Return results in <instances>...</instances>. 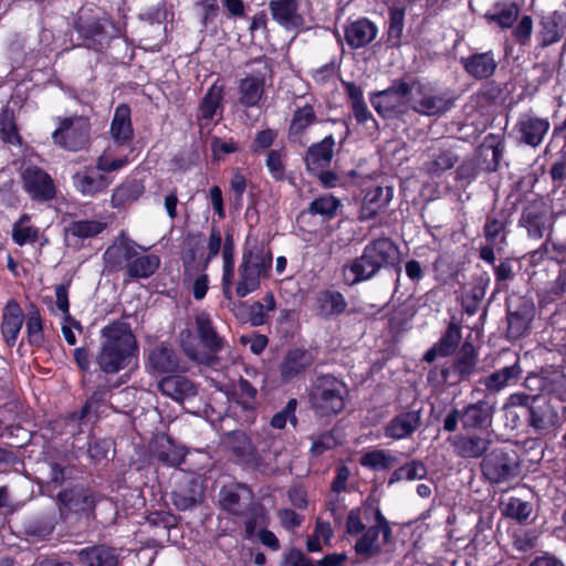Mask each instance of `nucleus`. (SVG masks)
I'll return each mask as SVG.
<instances>
[{"instance_id": "f257e3e1", "label": "nucleus", "mask_w": 566, "mask_h": 566, "mask_svg": "<svg viewBox=\"0 0 566 566\" xmlns=\"http://www.w3.org/2000/svg\"><path fill=\"white\" fill-rule=\"evenodd\" d=\"M221 291L227 301L244 298L261 287L262 280L271 276L273 254L269 247L255 242L245 245L235 271V253L221 251Z\"/></svg>"}, {"instance_id": "f03ea898", "label": "nucleus", "mask_w": 566, "mask_h": 566, "mask_svg": "<svg viewBox=\"0 0 566 566\" xmlns=\"http://www.w3.org/2000/svg\"><path fill=\"white\" fill-rule=\"evenodd\" d=\"M391 524L382 514L380 500L369 494L356 509V556L375 558L395 546Z\"/></svg>"}, {"instance_id": "7ed1b4c3", "label": "nucleus", "mask_w": 566, "mask_h": 566, "mask_svg": "<svg viewBox=\"0 0 566 566\" xmlns=\"http://www.w3.org/2000/svg\"><path fill=\"white\" fill-rule=\"evenodd\" d=\"M101 344L95 364L105 375H115L127 368L138 353V343L130 324L117 318L99 331Z\"/></svg>"}, {"instance_id": "20e7f679", "label": "nucleus", "mask_w": 566, "mask_h": 566, "mask_svg": "<svg viewBox=\"0 0 566 566\" xmlns=\"http://www.w3.org/2000/svg\"><path fill=\"white\" fill-rule=\"evenodd\" d=\"M494 413L495 403L488 399L469 402L461 408L452 406L441 419V429L453 433L461 424L463 431L492 434Z\"/></svg>"}, {"instance_id": "39448f33", "label": "nucleus", "mask_w": 566, "mask_h": 566, "mask_svg": "<svg viewBox=\"0 0 566 566\" xmlns=\"http://www.w3.org/2000/svg\"><path fill=\"white\" fill-rule=\"evenodd\" d=\"M347 386L332 375L317 377L313 384L308 400L315 417L328 419L338 415L345 407Z\"/></svg>"}, {"instance_id": "423d86ee", "label": "nucleus", "mask_w": 566, "mask_h": 566, "mask_svg": "<svg viewBox=\"0 0 566 566\" xmlns=\"http://www.w3.org/2000/svg\"><path fill=\"white\" fill-rule=\"evenodd\" d=\"M557 220L545 198L536 195L523 202L517 226L528 239L539 241L553 235Z\"/></svg>"}, {"instance_id": "0eeeda50", "label": "nucleus", "mask_w": 566, "mask_h": 566, "mask_svg": "<svg viewBox=\"0 0 566 566\" xmlns=\"http://www.w3.org/2000/svg\"><path fill=\"white\" fill-rule=\"evenodd\" d=\"M398 247L389 238L369 242L360 258H356V283L373 277L381 268L395 265Z\"/></svg>"}, {"instance_id": "6e6552de", "label": "nucleus", "mask_w": 566, "mask_h": 566, "mask_svg": "<svg viewBox=\"0 0 566 566\" xmlns=\"http://www.w3.org/2000/svg\"><path fill=\"white\" fill-rule=\"evenodd\" d=\"M195 323L198 338L205 349L200 350L195 346H187L184 348L185 354L198 364L209 367L214 366L219 360L218 354L224 347V339L216 331L208 314L197 315Z\"/></svg>"}, {"instance_id": "1a4fd4ad", "label": "nucleus", "mask_w": 566, "mask_h": 566, "mask_svg": "<svg viewBox=\"0 0 566 566\" xmlns=\"http://www.w3.org/2000/svg\"><path fill=\"white\" fill-rule=\"evenodd\" d=\"M259 64L238 83V104L244 108L259 107L265 96L266 77L272 76V66L265 56L250 60L247 65Z\"/></svg>"}, {"instance_id": "9d476101", "label": "nucleus", "mask_w": 566, "mask_h": 566, "mask_svg": "<svg viewBox=\"0 0 566 566\" xmlns=\"http://www.w3.org/2000/svg\"><path fill=\"white\" fill-rule=\"evenodd\" d=\"M481 471L485 479L493 484L510 481L520 475V455L513 448H495L484 455L481 462Z\"/></svg>"}, {"instance_id": "9b49d317", "label": "nucleus", "mask_w": 566, "mask_h": 566, "mask_svg": "<svg viewBox=\"0 0 566 566\" xmlns=\"http://www.w3.org/2000/svg\"><path fill=\"white\" fill-rule=\"evenodd\" d=\"M56 120L57 127L51 135L55 146L67 151H80L88 146L91 124L87 118L73 115Z\"/></svg>"}, {"instance_id": "f8f14e48", "label": "nucleus", "mask_w": 566, "mask_h": 566, "mask_svg": "<svg viewBox=\"0 0 566 566\" xmlns=\"http://www.w3.org/2000/svg\"><path fill=\"white\" fill-rule=\"evenodd\" d=\"M103 494L84 483L71 484L56 495L61 510L86 518L95 516L96 505L103 500Z\"/></svg>"}, {"instance_id": "ddd939ff", "label": "nucleus", "mask_w": 566, "mask_h": 566, "mask_svg": "<svg viewBox=\"0 0 566 566\" xmlns=\"http://www.w3.org/2000/svg\"><path fill=\"white\" fill-rule=\"evenodd\" d=\"M419 82H407L403 77L394 78L390 85L370 97L376 112L384 118H396L403 113V106Z\"/></svg>"}, {"instance_id": "4468645a", "label": "nucleus", "mask_w": 566, "mask_h": 566, "mask_svg": "<svg viewBox=\"0 0 566 566\" xmlns=\"http://www.w3.org/2000/svg\"><path fill=\"white\" fill-rule=\"evenodd\" d=\"M228 446L237 463L249 471L265 473L270 464L265 460V450H260L251 440L249 434L242 430H234L228 433Z\"/></svg>"}, {"instance_id": "2eb2a0df", "label": "nucleus", "mask_w": 566, "mask_h": 566, "mask_svg": "<svg viewBox=\"0 0 566 566\" xmlns=\"http://www.w3.org/2000/svg\"><path fill=\"white\" fill-rule=\"evenodd\" d=\"M447 441L453 454L463 460L484 458L492 444V434L473 431L453 432Z\"/></svg>"}, {"instance_id": "dca6fc26", "label": "nucleus", "mask_w": 566, "mask_h": 566, "mask_svg": "<svg viewBox=\"0 0 566 566\" xmlns=\"http://www.w3.org/2000/svg\"><path fill=\"white\" fill-rule=\"evenodd\" d=\"M146 368L153 375L175 374L186 370V366L178 354L169 343L161 342L148 350Z\"/></svg>"}, {"instance_id": "f3484780", "label": "nucleus", "mask_w": 566, "mask_h": 566, "mask_svg": "<svg viewBox=\"0 0 566 566\" xmlns=\"http://www.w3.org/2000/svg\"><path fill=\"white\" fill-rule=\"evenodd\" d=\"M520 143L530 147H538L551 129L547 117H539L532 109L521 113L514 126Z\"/></svg>"}, {"instance_id": "a211bd4d", "label": "nucleus", "mask_w": 566, "mask_h": 566, "mask_svg": "<svg viewBox=\"0 0 566 566\" xmlns=\"http://www.w3.org/2000/svg\"><path fill=\"white\" fill-rule=\"evenodd\" d=\"M71 452L77 461L86 459L88 464L97 465L108 460L113 442L106 438H98L93 430L75 442H71Z\"/></svg>"}, {"instance_id": "6ab92c4d", "label": "nucleus", "mask_w": 566, "mask_h": 566, "mask_svg": "<svg viewBox=\"0 0 566 566\" xmlns=\"http://www.w3.org/2000/svg\"><path fill=\"white\" fill-rule=\"evenodd\" d=\"M528 426L537 434L549 433L558 423L559 415L547 395L541 394L525 416Z\"/></svg>"}, {"instance_id": "aec40b11", "label": "nucleus", "mask_w": 566, "mask_h": 566, "mask_svg": "<svg viewBox=\"0 0 566 566\" xmlns=\"http://www.w3.org/2000/svg\"><path fill=\"white\" fill-rule=\"evenodd\" d=\"M522 374V368L516 360L510 366H504L493 373L481 377L476 381L474 390L484 395L483 399H488L491 396H495L506 387L514 385L518 381Z\"/></svg>"}, {"instance_id": "412c9836", "label": "nucleus", "mask_w": 566, "mask_h": 566, "mask_svg": "<svg viewBox=\"0 0 566 566\" xmlns=\"http://www.w3.org/2000/svg\"><path fill=\"white\" fill-rule=\"evenodd\" d=\"M23 188L35 201H50L56 195L51 176L38 166H29L22 172Z\"/></svg>"}, {"instance_id": "4be33fe9", "label": "nucleus", "mask_w": 566, "mask_h": 566, "mask_svg": "<svg viewBox=\"0 0 566 566\" xmlns=\"http://www.w3.org/2000/svg\"><path fill=\"white\" fill-rule=\"evenodd\" d=\"M112 182V177L101 174L92 165L84 166L72 176V184L75 190L82 196L91 198L104 193Z\"/></svg>"}, {"instance_id": "5701e85b", "label": "nucleus", "mask_w": 566, "mask_h": 566, "mask_svg": "<svg viewBox=\"0 0 566 566\" xmlns=\"http://www.w3.org/2000/svg\"><path fill=\"white\" fill-rule=\"evenodd\" d=\"M105 15L92 6H84L73 20V29L84 41H95L105 34Z\"/></svg>"}, {"instance_id": "b1692460", "label": "nucleus", "mask_w": 566, "mask_h": 566, "mask_svg": "<svg viewBox=\"0 0 566 566\" xmlns=\"http://www.w3.org/2000/svg\"><path fill=\"white\" fill-rule=\"evenodd\" d=\"M269 10L273 21L287 31H301L305 19L300 12L298 0H270Z\"/></svg>"}, {"instance_id": "393cba45", "label": "nucleus", "mask_w": 566, "mask_h": 566, "mask_svg": "<svg viewBox=\"0 0 566 566\" xmlns=\"http://www.w3.org/2000/svg\"><path fill=\"white\" fill-rule=\"evenodd\" d=\"M422 424V410L409 409L394 416L384 427V436L392 440L411 437Z\"/></svg>"}, {"instance_id": "a878e982", "label": "nucleus", "mask_w": 566, "mask_h": 566, "mask_svg": "<svg viewBox=\"0 0 566 566\" xmlns=\"http://www.w3.org/2000/svg\"><path fill=\"white\" fill-rule=\"evenodd\" d=\"M24 319L25 315L19 302L15 298L7 301L1 312L0 333L8 347L15 346Z\"/></svg>"}, {"instance_id": "bb28decb", "label": "nucleus", "mask_w": 566, "mask_h": 566, "mask_svg": "<svg viewBox=\"0 0 566 566\" xmlns=\"http://www.w3.org/2000/svg\"><path fill=\"white\" fill-rule=\"evenodd\" d=\"M317 123V115L312 104L297 106L292 114L287 127V140L291 144L305 146L307 143L306 135L312 126Z\"/></svg>"}, {"instance_id": "cd10ccee", "label": "nucleus", "mask_w": 566, "mask_h": 566, "mask_svg": "<svg viewBox=\"0 0 566 566\" xmlns=\"http://www.w3.org/2000/svg\"><path fill=\"white\" fill-rule=\"evenodd\" d=\"M566 33V13L553 11L539 18L536 40L538 46L547 48L559 42Z\"/></svg>"}, {"instance_id": "c85d7f7f", "label": "nucleus", "mask_w": 566, "mask_h": 566, "mask_svg": "<svg viewBox=\"0 0 566 566\" xmlns=\"http://www.w3.org/2000/svg\"><path fill=\"white\" fill-rule=\"evenodd\" d=\"M365 192L359 210V220L374 219L384 212L394 197V188L390 186L375 185L363 189Z\"/></svg>"}, {"instance_id": "c756f323", "label": "nucleus", "mask_w": 566, "mask_h": 566, "mask_svg": "<svg viewBox=\"0 0 566 566\" xmlns=\"http://www.w3.org/2000/svg\"><path fill=\"white\" fill-rule=\"evenodd\" d=\"M460 64L471 78L478 81L490 78L497 69V61L492 50L461 56Z\"/></svg>"}, {"instance_id": "7c9ffc66", "label": "nucleus", "mask_w": 566, "mask_h": 566, "mask_svg": "<svg viewBox=\"0 0 566 566\" xmlns=\"http://www.w3.org/2000/svg\"><path fill=\"white\" fill-rule=\"evenodd\" d=\"M86 418L87 416L81 415V410H76L53 419L49 423L52 437L60 439L65 438L66 442L69 439H72L71 442L83 439V427L86 424Z\"/></svg>"}, {"instance_id": "2f4dec72", "label": "nucleus", "mask_w": 566, "mask_h": 566, "mask_svg": "<svg viewBox=\"0 0 566 566\" xmlns=\"http://www.w3.org/2000/svg\"><path fill=\"white\" fill-rule=\"evenodd\" d=\"M136 249L145 251L146 249L137 244L132 239H123L118 243L111 244L103 254L105 268L109 272L127 270V263L135 256Z\"/></svg>"}, {"instance_id": "473e14b6", "label": "nucleus", "mask_w": 566, "mask_h": 566, "mask_svg": "<svg viewBox=\"0 0 566 566\" xmlns=\"http://www.w3.org/2000/svg\"><path fill=\"white\" fill-rule=\"evenodd\" d=\"M462 339L461 328L455 323H450L436 342L424 354L422 360L432 364L438 357H450L458 353Z\"/></svg>"}, {"instance_id": "72a5a7b5", "label": "nucleus", "mask_w": 566, "mask_h": 566, "mask_svg": "<svg viewBox=\"0 0 566 566\" xmlns=\"http://www.w3.org/2000/svg\"><path fill=\"white\" fill-rule=\"evenodd\" d=\"M106 224L98 220H71L64 228L65 241L69 247L81 248L83 242L101 234Z\"/></svg>"}, {"instance_id": "f704fd0d", "label": "nucleus", "mask_w": 566, "mask_h": 566, "mask_svg": "<svg viewBox=\"0 0 566 566\" xmlns=\"http://www.w3.org/2000/svg\"><path fill=\"white\" fill-rule=\"evenodd\" d=\"M78 562L84 566H118L119 553L107 544H94L76 552Z\"/></svg>"}, {"instance_id": "c9c22d12", "label": "nucleus", "mask_w": 566, "mask_h": 566, "mask_svg": "<svg viewBox=\"0 0 566 566\" xmlns=\"http://www.w3.org/2000/svg\"><path fill=\"white\" fill-rule=\"evenodd\" d=\"M261 301H254L251 304L241 302L239 305L240 313L237 314L241 319L250 323L251 326L258 327L268 323L269 312L276 307V301L273 292L269 291Z\"/></svg>"}, {"instance_id": "e433bc0d", "label": "nucleus", "mask_w": 566, "mask_h": 566, "mask_svg": "<svg viewBox=\"0 0 566 566\" xmlns=\"http://www.w3.org/2000/svg\"><path fill=\"white\" fill-rule=\"evenodd\" d=\"M535 315L534 304L526 300H521L515 310L507 311V336L513 339L524 337L530 328Z\"/></svg>"}, {"instance_id": "4c0bfd02", "label": "nucleus", "mask_w": 566, "mask_h": 566, "mask_svg": "<svg viewBox=\"0 0 566 566\" xmlns=\"http://www.w3.org/2000/svg\"><path fill=\"white\" fill-rule=\"evenodd\" d=\"M334 137L328 135L307 148L304 156V164L310 175L315 171H321V168H328L331 166L334 156Z\"/></svg>"}, {"instance_id": "58836bf2", "label": "nucleus", "mask_w": 566, "mask_h": 566, "mask_svg": "<svg viewBox=\"0 0 566 566\" xmlns=\"http://www.w3.org/2000/svg\"><path fill=\"white\" fill-rule=\"evenodd\" d=\"M132 111L128 104L117 105L111 122L109 134L118 146H126L134 139Z\"/></svg>"}, {"instance_id": "ea45409f", "label": "nucleus", "mask_w": 566, "mask_h": 566, "mask_svg": "<svg viewBox=\"0 0 566 566\" xmlns=\"http://www.w3.org/2000/svg\"><path fill=\"white\" fill-rule=\"evenodd\" d=\"M426 86L418 84L417 94L420 98L412 105V111L424 116H438L444 114L453 106V101L442 94H427Z\"/></svg>"}, {"instance_id": "a19ab883", "label": "nucleus", "mask_w": 566, "mask_h": 566, "mask_svg": "<svg viewBox=\"0 0 566 566\" xmlns=\"http://www.w3.org/2000/svg\"><path fill=\"white\" fill-rule=\"evenodd\" d=\"M313 363V356L307 349H290L279 366L282 381L287 382L305 371Z\"/></svg>"}, {"instance_id": "79ce46f5", "label": "nucleus", "mask_w": 566, "mask_h": 566, "mask_svg": "<svg viewBox=\"0 0 566 566\" xmlns=\"http://www.w3.org/2000/svg\"><path fill=\"white\" fill-rule=\"evenodd\" d=\"M154 457L168 467H179L188 453L185 446L177 443L170 436L163 434L154 444Z\"/></svg>"}, {"instance_id": "37998d69", "label": "nucleus", "mask_w": 566, "mask_h": 566, "mask_svg": "<svg viewBox=\"0 0 566 566\" xmlns=\"http://www.w3.org/2000/svg\"><path fill=\"white\" fill-rule=\"evenodd\" d=\"M521 8L514 0H499L484 14L489 24H495L502 30L511 29L520 17Z\"/></svg>"}, {"instance_id": "c03bdc74", "label": "nucleus", "mask_w": 566, "mask_h": 566, "mask_svg": "<svg viewBox=\"0 0 566 566\" xmlns=\"http://www.w3.org/2000/svg\"><path fill=\"white\" fill-rule=\"evenodd\" d=\"M457 380L461 382L469 381L474 375L479 364V352L470 342H464L459 348L455 357L451 361Z\"/></svg>"}, {"instance_id": "a18cd8bd", "label": "nucleus", "mask_w": 566, "mask_h": 566, "mask_svg": "<svg viewBox=\"0 0 566 566\" xmlns=\"http://www.w3.org/2000/svg\"><path fill=\"white\" fill-rule=\"evenodd\" d=\"M158 388L163 395L170 397L177 402H182L198 394L195 384L187 377L180 375L163 377L158 382Z\"/></svg>"}, {"instance_id": "49530a36", "label": "nucleus", "mask_w": 566, "mask_h": 566, "mask_svg": "<svg viewBox=\"0 0 566 566\" xmlns=\"http://www.w3.org/2000/svg\"><path fill=\"white\" fill-rule=\"evenodd\" d=\"M145 192L144 181L137 178H126L116 186L111 197V206L115 209L125 208L137 201Z\"/></svg>"}, {"instance_id": "de8ad7c7", "label": "nucleus", "mask_w": 566, "mask_h": 566, "mask_svg": "<svg viewBox=\"0 0 566 566\" xmlns=\"http://www.w3.org/2000/svg\"><path fill=\"white\" fill-rule=\"evenodd\" d=\"M459 161V156L452 148L434 149L429 159L423 163V171L431 178H440L452 169Z\"/></svg>"}, {"instance_id": "09e8293b", "label": "nucleus", "mask_w": 566, "mask_h": 566, "mask_svg": "<svg viewBox=\"0 0 566 566\" xmlns=\"http://www.w3.org/2000/svg\"><path fill=\"white\" fill-rule=\"evenodd\" d=\"M242 493H247L249 496L252 494L251 489L244 483L223 485L219 491L220 507L231 515H242Z\"/></svg>"}, {"instance_id": "8fccbe9b", "label": "nucleus", "mask_w": 566, "mask_h": 566, "mask_svg": "<svg viewBox=\"0 0 566 566\" xmlns=\"http://www.w3.org/2000/svg\"><path fill=\"white\" fill-rule=\"evenodd\" d=\"M136 249L135 256L127 263L126 274L132 280L149 279L160 266V258L157 254H144Z\"/></svg>"}, {"instance_id": "3c124183", "label": "nucleus", "mask_w": 566, "mask_h": 566, "mask_svg": "<svg viewBox=\"0 0 566 566\" xmlns=\"http://www.w3.org/2000/svg\"><path fill=\"white\" fill-rule=\"evenodd\" d=\"M509 223V216L504 210L488 214L483 226L485 241L493 244H506Z\"/></svg>"}, {"instance_id": "603ef678", "label": "nucleus", "mask_w": 566, "mask_h": 566, "mask_svg": "<svg viewBox=\"0 0 566 566\" xmlns=\"http://www.w3.org/2000/svg\"><path fill=\"white\" fill-rule=\"evenodd\" d=\"M27 342L36 349L43 348L45 342L44 321L40 308L34 303H30L25 314Z\"/></svg>"}, {"instance_id": "864d4df0", "label": "nucleus", "mask_w": 566, "mask_h": 566, "mask_svg": "<svg viewBox=\"0 0 566 566\" xmlns=\"http://www.w3.org/2000/svg\"><path fill=\"white\" fill-rule=\"evenodd\" d=\"M406 7L396 3L388 7L387 42L391 48H399L403 35Z\"/></svg>"}, {"instance_id": "5fc2aeb1", "label": "nucleus", "mask_w": 566, "mask_h": 566, "mask_svg": "<svg viewBox=\"0 0 566 566\" xmlns=\"http://www.w3.org/2000/svg\"><path fill=\"white\" fill-rule=\"evenodd\" d=\"M40 237L41 229L31 224V216L28 213H22L12 224L11 238L19 247L34 244Z\"/></svg>"}, {"instance_id": "6e6d98bb", "label": "nucleus", "mask_w": 566, "mask_h": 566, "mask_svg": "<svg viewBox=\"0 0 566 566\" xmlns=\"http://www.w3.org/2000/svg\"><path fill=\"white\" fill-rule=\"evenodd\" d=\"M316 302L318 312L323 316L339 315L347 307L344 295L338 291L324 290L318 293Z\"/></svg>"}, {"instance_id": "4d7b16f0", "label": "nucleus", "mask_w": 566, "mask_h": 566, "mask_svg": "<svg viewBox=\"0 0 566 566\" xmlns=\"http://www.w3.org/2000/svg\"><path fill=\"white\" fill-rule=\"evenodd\" d=\"M533 259L566 264V241L554 240L552 237L546 238L539 248L532 253Z\"/></svg>"}, {"instance_id": "13d9d810", "label": "nucleus", "mask_w": 566, "mask_h": 566, "mask_svg": "<svg viewBox=\"0 0 566 566\" xmlns=\"http://www.w3.org/2000/svg\"><path fill=\"white\" fill-rule=\"evenodd\" d=\"M505 150V143L502 138L494 134H489L483 144L480 147V156H489L491 153V160L486 164L484 169L489 172L496 171L500 166V161L503 158V154Z\"/></svg>"}, {"instance_id": "bf43d9fd", "label": "nucleus", "mask_w": 566, "mask_h": 566, "mask_svg": "<svg viewBox=\"0 0 566 566\" xmlns=\"http://www.w3.org/2000/svg\"><path fill=\"white\" fill-rule=\"evenodd\" d=\"M397 462V458L391 454L390 450L375 449L364 453L359 463L361 467L371 471H387Z\"/></svg>"}, {"instance_id": "052dcab7", "label": "nucleus", "mask_w": 566, "mask_h": 566, "mask_svg": "<svg viewBox=\"0 0 566 566\" xmlns=\"http://www.w3.org/2000/svg\"><path fill=\"white\" fill-rule=\"evenodd\" d=\"M427 474L428 470L426 464L421 460L413 459L396 469L391 473L388 484L391 485L400 481L421 480L424 479Z\"/></svg>"}, {"instance_id": "680f3d73", "label": "nucleus", "mask_w": 566, "mask_h": 566, "mask_svg": "<svg viewBox=\"0 0 566 566\" xmlns=\"http://www.w3.org/2000/svg\"><path fill=\"white\" fill-rule=\"evenodd\" d=\"M223 99V86L211 85L199 104V117L205 120H211Z\"/></svg>"}, {"instance_id": "e2e57ef3", "label": "nucleus", "mask_w": 566, "mask_h": 566, "mask_svg": "<svg viewBox=\"0 0 566 566\" xmlns=\"http://www.w3.org/2000/svg\"><path fill=\"white\" fill-rule=\"evenodd\" d=\"M118 385H111L108 379L105 378L103 382L98 384L91 396L86 399L84 405L81 407V415L87 416L93 412H98L101 407L104 406L108 399L113 388Z\"/></svg>"}, {"instance_id": "0e129e2a", "label": "nucleus", "mask_w": 566, "mask_h": 566, "mask_svg": "<svg viewBox=\"0 0 566 566\" xmlns=\"http://www.w3.org/2000/svg\"><path fill=\"white\" fill-rule=\"evenodd\" d=\"M286 150L284 147L270 149L266 153L265 167L276 182H283L286 179Z\"/></svg>"}, {"instance_id": "69168bd1", "label": "nucleus", "mask_w": 566, "mask_h": 566, "mask_svg": "<svg viewBox=\"0 0 566 566\" xmlns=\"http://www.w3.org/2000/svg\"><path fill=\"white\" fill-rule=\"evenodd\" d=\"M566 294V266L562 269L556 279L539 294V304L548 305L563 298Z\"/></svg>"}, {"instance_id": "338daca9", "label": "nucleus", "mask_w": 566, "mask_h": 566, "mask_svg": "<svg viewBox=\"0 0 566 566\" xmlns=\"http://www.w3.org/2000/svg\"><path fill=\"white\" fill-rule=\"evenodd\" d=\"M413 312L409 306L400 305L396 307L388 317L389 333L397 337L408 329L409 322L413 317Z\"/></svg>"}, {"instance_id": "774afa93", "label": "nucleus", "mask_w": 566, "mask_h": 566, "mask_svg": "<svg viewBox=\"0 0 566 566\" xmlns=\"http://www.w3.org/2000/svg\"><path fill=\"white\" fill-rule=\"evenodd\" d=\"M548 175L552 181V187L555 190L558 188H563L566 181V146L564 145L562 149L554 156L549 169Z\"/></svg>"}]
</instances>
